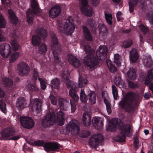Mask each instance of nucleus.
Instances as JSON below:
<instances>
[{
	"instance_id": "26",
	"label": "nucleus",
	"mask_w": 153,
	"mask_h": 153,
	"mask_svg": "<svg viewBox=\"0 0 153 153\" xmlns=\"http://www.w3.org/2000/svg\"><path fill=\"white\" fill-rule=\"evenodd\" d=\"M8 12L11 22L13 25H16L18 22V19L17 17L12 10H8Z\"/></svg>"
},
{
	"instance_id": "57",
	"label": "nucleus",
	"mask_w": 153,
	"mask_h": 153,
	"mask_svg": "<svg viewBox=\"0 0 153 153\" xmlns=\"http://www.w3.org/2000/svg\"><path fill=\"white\" fill-rule=\"evenodd\" d=\"M100 0H90L91 4L94 6H97L100 3Z\"/></svg>"
},
{
	"instance_id": "25",
	"label": "nucleus",
	"mask_w": 153,
	"mask_h": 153,
	"mask_svg": "<svg viewBox=\"0 0 153 153\" xmlns=\"http://www.w3.org/2000/svg\"><path fill=\"white\" fill-rule=\"evenodd\" d=\"M82 121L84 126H90L91 122V116L87 113H84L82 116Z\"/></svg>"
},
{
	"instance_id": "43",
	"label": "nucleus",
	"mask_w": 153,
	"mask_h": 153,
	"mask_svg": "<svg viewBox=\"0 0 153 153\" xmlns=\"http://www.w3.org/2000/svg\"><path fill=\"white\" fill-rule=\"evenodd\" d=\"M39 50L40 53L45 54L47 51L46 45L44 43H42L39 47Z\"/></svg>"
},
{
	"instance_id": "54",
	"label": "nucleus",
	"mask_w": 153,
	"mask_h": 153,
	"mask_svg": "<svg viewBox=\"0 0 153 153\" xmlns=\"http://www.w3.org/2000/svg\"><path fill=\"white\" fill-rule=\"evenodd\" d=\"M139 140L137 137L136 136L134 138V144L136 149H138L139 147L138 145Z\"/></svg>"
},
{
	"instance_id": "52",
	"label": "nucleus",
	"mask_w": 153,
	"mask_h": 153,
	"mask_svg": "<svg viewBox=\"0 0 153 153\" xmlns=\"http://www.w3.org/2000/svg\"><path fill=\"white\" fill-rule=\"evenodd\" d=\"M90 132L88 131H82L81 137L82 138H86L90 135Z\"/></svg>"
},
{
	"instance_id": "59",
	"label": "nucleus",
	"mask_w": 153,
	"mask_h": 153,
	"mask_svg": "<svg viewBox=\"0 0 153 153\" xmlns=\"http://www.w3.org/2000/svg\"><path fill=\"white\" fill-rule=\"evenodd\" d=\"M115 83L116 84V83H117L118 85H120L121 82V78L120 76H116L115 79Z\"/></svg>"
},
{
	"instance_id": "39",
	"label": "nucleus",
	"mask_w": 153,
	"mask_h": 153,
	"mask_svg": "<svg viewBox=\"0 0 153 153\" xmlns=\"http://www.w3.org/2000/svg\"><path fill=\"white\" fill-rule=\"evenodd\" d=\"M10 44L14 51H17L19 49V45L16 40L14 39L11 40L10 42Z\"/></svg>"
},
{
	"instance_id": "51",
	"label": "nucleus",
	"mask_w": 153,
	"mask_h": 153,
	"mask_svg": "<svg viewBox=\"0 0 153 153\" xmlns=\"http://www.w3.org/2000/svg\"><path fill=\"white\" fill-rule=\"evenodd\" d=\"M6 25L5 20L4 19L2 15L0 14V27H4Z\"/></svg>"
},
{
	"instance_id": "40",
	"label": "nucleus",
	"mask_w": 153,
	"mask_h": 153,
	"mask_svg": "<svg viewBox=\"0 0 153 153\" xmlns=\"http://www.w3.org/2000/svg\"><path fill=\"white\" fill-rule=\"evenodd\" d=\"M4 81L5 86L9 88L12 86L13 81L11 79L6 77L4 79Z\"/></svg>"
},
{
	"instance_id": "12",
	"label": "nucleus",
	"mask_w": 153,
	"mask_h": 153,
	"mask_svg": "<svg viewBox=\"0 0 153 153\" xmlns=\"http://www.w3.org/2000/svg\"><path fill=\"white\" fill-rule=\"evenodd\" d=\"M103 141V138L102 135L97 133L91 136L90 139L89 144L91 146L96 148Z\"/></svg>"
},
{
	"instance_id": "41",
	"label": "nucleus",
	"mask_w": 153,
	"mask_h": 153,
	"mask_svg": "<svg viewBox=\"0 0 153 153\" xmlns=\"http://www.w3.org/2000/svg\"><path fill=\"white\" fill-rule=\"evenodd\" d=\"M133 44V42L131 40H126L123 42L122 47L124 48L130 47Z\"/></svg>"
},
{
	"instance_id": "53",
	"label": "nucleus",
	"mask_w": 153,
	"mask_h": 153,
	"mask_svg": "<svg viewBox=\"0 0 153 153\" xmlns=\"http://www.w3.org/2000/svg\"><path fill=\"white\" fill-rule=\"evenodd\" d=\"M50 98L51 103L53 105H56L57 101L55 97L53 95H51Z\"/></svg>"
},
{
	"instance_id": "9",
	"label": "nucleus",
	"mask_w": 153,
	"mask_h": 153,
	"mask_svg": "<svg viewBox=\"0 0 153 153\" xmlns=\"http://www.w3.org/2000/svg\"><path fill=\"white\" fill-rule=\"evenodd\" d=\"M88 94L87 96L85 93L84 90L81 89L80 99L84 103H90L93 105L96 103V94L94 91L88 89Z\"/></svg>"
},
{
	"instance_id": "36",
	"label": "nucleus",
	"mask_w": 153,
	"mask_h": 153,
	"mask_svg": "<svg viewBox=\"0 0 153 153\" xmlns=\"http://www.w3.org/2000/svg\"><path fill=\"white\" fill-rule=\"evenodd\" d=\"M144 64L146 67L149 68L153 65V61L150 55L148 56L147 58L144 62Z\"/></svg>"
},
{
	"instance_id": "7",
	"label": "nucleus",
	"mask_w": 153,
	"mask_h": 153,
	"mask_svg": "<svg viewBox=\"0 0 153 153\" xmlns=\"http://www.w3.org/2000/svg\"><path fill=\"white\" fill-rule=\"evenodd\" d=\"M16 133L14 128L12 126L7 127L3 129L0 134L1 139H7L16 140L20 138V136H15Z\"/></svg>"
},
{
	"instance_id": "21",
	"label": "nucleus",
	"mask_w": 153,
	"mask_h": 153,
	"mask_svg": "<svg viewBox=\"0 0 153 153\" xmlns=\"http://www.w3.org/2000/svg\"><path fill=\"white\" fill-rule=\"evenodd\" d=\"M67 58L70 64L75 67H78L80 66V61L75 56L70 54L68 55Z\"/></svg>"
},
{
	"instance_id": "13",
	"label": "nucleus",
	"mask_w": 153,
	"mask_h": 153,
	"mask_svg": "<svg viewBox=\"0 0 153 153\" xmlns=\"http://www.w3.org/2000/svg\"><path fill=\"white\" fill-rule=\"evenodd\" d=\"M20 121L22 126L26 128H32L35 125L33 119L28 116L21 117Z\"/></svg>"
},
{
	"instance_id": "55",
	"label": "nucleus",
	"mask_w": 153,
	"mask_h": 153,
	"mask_svg": "<svg viewBox=\"0 0 153 153\" xmlns=\"http://www.w3.org/2000/svg\"><path fill=\"white\" fill-rule=\"evenodd\" d=\"M150 23L153 25V11L147 14Z\"/></svg>"
},
{
	"instance_id": "61",
	"label": "nucleus",
	"mask_w": 153,
	"mask_h": 153,
	"mask_svg": "<svg viewBox=\"0 0 153 153\" xmlns=\"http://www.w3.org/2000/svg\"><path fill=\"white\" fill-rule=\"evenodd\" d=\"M148 75L151 77L153 80V68L150 70H149L148 72Z\"/></svg>"
},
{
	"instance_id": "8",
	"label": "nucleus",
	"mask_w": 153,
	"mask_h": 153,
	"mask_svg": "<svg viewBox=\"0 0 153 153\" xmlns=\"http://www.w3.org/2000/svg\"><path fill=\"white\" fill-rule=\"evenodd\" d=\"M50 36L53 45H51L53 50V53L54 57V62L55 63H59L61 60L59 58V55L57 52L61 50V47L59 45L58 40L56 34L53 32H50Z\"/></svg>"
},
{
	"instance_id": "38",
	"label": "nucleus",
	"mask_w": 153,
	"mask_h": 153,
	"mask_svg": "<svg viewBox=\"0 0 153 153\" xmlns=\"http://www.w3.org/2000/svg\"><path fill=\"white\" fill-rule=\"evenodd\" d=\"M26 88L30 91H38L39 88L34 84H28L26 86Z\"/></svg>"
},
{
	"instance_id": "44",
	"label": "nucleus",
	"mask_w": 153,
	"mask_h": 153,
	"mask_svg": "<svg viewBox=\"0 0 153 153\" xmlns=\"http://www.w3.org/2000/svg\"><path fill=\"white\" fill-rule=\"evenodd\" d=\"M38 79L40 82L41 88L44 90L45 89L47 86V82L45 79L41 78H39Z\"/></svg>"
},
{
	"instance_id": "33",
	"label": "nucleus",
	"mask_w": 153,
	"mask_h": 153,
	"mask_svg": "<svg viewBox=\"0 0 153 153\" xmlns=\"http://www.w3.org/2000/svg\"><path fill=\"white\" fill-rule=\"evenodd\" d=\"M139 0H130L128 2L129 10L131 13L133 12L134 10V7L137 5Z\"/></svg>"
},
{
	"instance_id": "27",
	"label": "nucleus",
	"mask_w": 153,
	"mask_h": 153,
	"mask_svg": "<svg viewBox=\"0 0 153 153\" xmlns=\"http://www.w3.org/2000/svg\"><path fill=\"white\" fill-rule=\"evenodd\" d=\"M36 32L38 35L44 40H45V39L47 36V31L43 27H41L37 29L36 30Z\"/></svg>"
},
{
	"instance_id": "58",
	"label": "nucleus",
	"mask_w": 153,
	"mask_h": 153,
	"mask_svg": "<svg viewBox=\"0 0 153 153\" xmlns=\"http://www.w3.org/2000/svg\"><path fill=\"white\" fill-rule=\"evenodd\" d=\"M139 28L144 33H146L147 32V28L143 25L141 24L139 26Z\"/></svg>"
},
{
	"instance_id": "20",
	"label": "nucleus",
	"mask_w": 153,
	"mask_h": 153,
	"mask_svg": "<svg viewBox=\"0 0 153 153\" xmlns=\"http://www.w3.org/2000/svg\"><path fill=\"white\" fill-rule=\"evenodd\" d=\"M61 11L60 7L58 5H56L52 7L49 12V16L54 18L58 16Z\"/></svg>"
},
{
	"instance_id": "56",
	"label": "nucleus",
	"mask_w": 153,
	"mask_h": 153,
	"mask_svg": "<svg viewBox=\"0 0 153 153\" xmlns=\"http://www.w3.org/2000/svg\"><path fill=\"white\" fill-rule=\"evenodd\" d=\"M23 150L25 152L26 151H28L30 152H31L32 151V149L31 148H30L29 147L27 146L26 144H24V145L23 148Z\"/></svg>"
},
{
	"instance_id": "35",
	"label": "nucleus",
	"mask_w": 153,
	"mask_h": 153,
	"mask_svg": "<svg viewBox=\"0 0 153 153\" xmlns=\"http://www.w3.org/2000/svg\"><path fill=\"white\" fill-rule=\"evenodd\" d=\"M60 84V81L57 78L53 79L51 82V86L52 88L57 89Z\"/></svg>"
},
{
	"instance_id": "45",
	"label": "nucleus",
	"mask_w": 153,
	"mask_h": 153,
	"mask_svg": "<svg viewBox=\"0 0 153 153\" xmlns=\"http://www.w3.org/2000/svg\"><path fill=\"white\" fill-rule=\"evenodd\" d=\"M19 55V53L18 52H14L12 53L10 56V62H14Z\"/></svg>"
},
{
	"instance_id": "16",
	"label": "nucleus",
	"mask_w": 153,
	"mask_h": 153,
	"mask_svg": "<svg viewBox=\"0 0 153 153\" xmlns=\"http://www.w3.org/2000/svg\"><path fill=\"white\" fill-rule=\"evenodd\" d=\"M0 53L4 57H8L11 53V50L9 44L4 43L0 44Z\"/></svg>"
},
{
	"instance_id": "46",
	"label": "nucleus",
	"mask_w": 153,
	"mask_h": 153,
	"mask_svg": "<svg viewBox=\"0 0 153 153\" xmlns=\"http://www.w3.org/2000/svg\"><path fill=\"white\" fill-rule=\"evenodd\" d=\"M33 74V79L36 81L37 80V78H39V73L37 68H34L32 69Z\"/></svg>"
},
{
	"instance_id": "23",
	"label": "nucleus",
	"mask_w": 153,
	"mask_h": 153,
	"mask_svg": "<svg viewBox=\"0 0 153 153\" xmlns=\"http://www.w3.org/2000/svg\"><path fill=\"white\" fill-rule=\"evenodd\" d=\"M103 119L99 117H93L92 122L94 125L98 127V129H101L103 126Z\"/></svg>"
},
{
	"instance_id": "10",
	"label": "nucleus",
	"mask_w": 153,
	"mask_h": 153,
	"mask_svg": "<svg viewBox=\"0 0 153 153\" xmlns=\"http://www.w3.org/2000/svg\"><path fill=\"white\" fill-rule=\"evenodd\" d=\"M31 4L32 9H30L26 13L27 22L30 24L33 23L34 15L38 13L39 10L38 4L36 0H32Z\"/></svg>"
},
{
	"instance_id": "4",
	"label": "nucleus",
	"mask_w": 153,
	"mask_h": 153,
	"mask_svg": "<svg viewBox=\"0 0 153 153\" xmlns=\"http://www.w3.org/2000/svg\"><path fill=\"white\" fill-rule=\"evenodd\" d=\"M65 119L64 113L60 111L58 112L56 119V116L54 112L48 114L46 115L42 120V125L46 128L53 125L56 122L58 123L59 126H62L64 124Z\"/></svg>"
},
{
	"instance_id": "11",
	"label": "nucleus",
	"mask_w": 153,
	"mask_h": 153,
	"mask_svg": "<svg viewBox=\"0 0 153 153\" xmlns=\"http://www.w3.org/2000/svg\"><path fill=\"white\" fill-rule=\"evenodd\" d=\"M74 20L71 16H69L64 26L63 27H61V28H59V30L63 33H66L69 35L71 34L75 28Z\"/></svg>"
},
{
	"instance_id": "1",
	"label": "nucleus",
	"mask_w": 153,
	"mask_h": 153,
	"mask_svg": "<svg viewBox=\"0 0 153 153\" xmlns=\"http://www.w3.org/2000/svg\"><path fill=\"white\" fill-rule=\"evenodd\" d=\"M82 29L84 39L81 40L80 45L86 54L84 62L85 65L90 68H94L98 65L99 61L105 59L106 57L107 47L100 45L95 53V50L90 45V42L94 40L90 31L85 26H83Z\"/></svg>"
},
{
	"instance_id": "19",
	"label": "nucleus",
	"mask_w": 153,
	"mask_h": 153,
	"mask_svg": "<svg viewBox=\"0 0 153 153\" xmlns=\"http://www.w3.org/2000/svg\"><path fill=\"white\" fill-rule=\"evenodd\" d=\"M30 104L33 111L35 110L37 111L38 113L40 112L42 103L39 99L37 98L35 99L30 101Z\"/></svg>"
},
{
	"instance_id": "28",
	"label": "nucleus",
	"mask_w": 153,
	"mask_h": 153,
	"mask_svg": "<svg viewBox=\"0 0 153 153\" xmlns=\"http://www.w3.org/2000/svg\"><path fill=\"white\" fill-rule=\"evenodd\" d=\"M138 58L137 52L135 49H132L130 52V59L133 62H135Z\"/></svg>"
},
{
	"instance_id": "37",
	"label": "nucleus",
	"mask_w": 153,
	"mask_h": 153,
	"mask_svg": "<svg viewBox=\"0 0 153 153\" xmlns=\"http://www.w3.org/2000/svg\"><path fill=\"white\" fill-rule=\"evenodd\" d=\"M69 102V100L66 99L60 98L59 100V104L61 108H64V106L66 105V104Z\"/></svg>"
},
{
	"instance_id": "22",
	"label": "nucleus",
	"mask_w": 153,
	"mask_h": 153,
	"mask_svg": "<svg viewBox=\"0 0 153 153\" xmlns=\"http://www.w3.org/2000/svg\"><path fill=\"white\" fill-rule=\"evenodd\" d=\"M26 103V99L23 97H20L17 100L16 106L19 110H22L27 107Z\"/></svg>"
},
{
	"instance_id": "63",
	"label": "nucleus",
	"mask_w": 153,
	"mask_h": 153,
	"mask_svg": "<svg viewBox=\"0 0 153 153\" xmlns=\"http://www.w3.org/2000/svg\"><path fill=\"white\" fill-rule=\"evenodd\" d=\"M114 97V99L115 100H116L117 99V97L118 96V92H115L112 93Z\"/></svg>"
},
{
	"instance_id": "5",
	"label": "nucleus",
	"mask_w": 153,
	"mask_h": 153,
	"mask_svg": "<svg viewBox=\"0 0 153 153\" xmlns=\"http://www.w3.org/2000/svg\"><path fill=\"white\" fill-rule=\"evenodd\" d=\"M137 102L136 95L134 92H127L119 103V105L122 108L126 109L128 112H131L134 110Z\"/></svg>"
},
{
	"instance_id": "48",
	"label": "nucleus",
	"mask_w": 153,
	"mask_h": 153,
	"mask_svg": "<svg viewBox=\"0 0 153 153\" xmlns=\"http://www.w3.org/2000/svg\"><path fill=\"white\" fill-rule=\"evenodd\" d=\"M120 59V56L119 54L117 53L114 55V62L118 66L121 65Z\"/></svg>"
},
{
	"instance_id": "3",
	"label": "nucleus",
	"mask_w": 153,
	"mask_h": 153,
	"mask_svg": "<svg viewBox=\"0 0 153 153\" xmlns=\"http://www.w3.org/2000/svg\"><path fill=\"white\" fill-rule=\"evenodd\" d=\"M70 73L68 70L62 71L61 74V78L62 81L65 83L68 88L70 89L69 91V94L74 102H72L70 100L71 112H74L76 109V103L78 102L79 97L75 89L76 84L74 81L69 80Z\"/></svg>"
},
{
	"instance_id": "17",
	"label": "nucleus",
	"mask_w": 153,
	"mask_h": 153,
	"mask_svg": "<svg viewBox=\"0 0 153 153\" xmlns=\"http://www.w3.org/2000/svg\"><path fill=\"white\" fill-rule=\"evenodd\" d=\"M65 130L66 134H68L70 131L78 133L79 131V126L76 123L70 122L66 126Z\"/></svg>"
},
{
	"instance_id": "47",
	"label": "nucleus",
	"mask_w": 153,
	"mask_h": 153,
	"mask_svg": "<svg viewBox=\"0 0 153 153\" xmlns=\"http://www.w3.org/2000/svg\"><path fill=\"white\" fill-rule=\"evenodd\" d=\"M6 107V105L4 102L3 101L0 102V109L5 114L7 112Z\"/></svg>"
},
{
	"instance_id": "30",
	"label": "nucleus",
	"mask_w": 153,
	"mask_h": 153,
	"mask_svg": "<svg viewBox=\"0 0 153 153\" xmlns=\"http://www.w3.org/2000/svg\"><path fill=\"white\" fill-rule=\"evenodd\" d=\"M99 29L100 33H101L103 38H105L108 33V31L104 24H100L99 26Z\"/></svg>"
},
{
	"instance_id": "29",
	"label": "nucleus",
	"mask_w": 153,
	"mask_h": 153,
	"mask_svg": "<svg viewBox=\"0 0 153 153\" xmlns=\"http://www.w3.org/2000/svg\"><path fill=\"white\" fill-rule=\"evenodd\" d=\"M31 42L33 45L38 46L41 42V39L39 36L33 35L32 36Z\"/></svg>"
},
{
	"instance_id": "49",
	"label": "nucleus",
	"mask_w": 153,
	"mask_h": 153,
	"mask_svg": "<svg viewBox=\"0 0 153 153\" xmlns=\"http://www.w3.org/2000/svg\"><path fill=\"white\" fill-rule=\"evenodd\" d=\"M88 25L92 29L95 28L96 27V24L95 21L92 19H88L87 20Z\"/></svg>"
},
{
	"instance_id": "62",
	"label": "nucleus",
	"mask_w": 153,
	"mask_h": 153,
	"mask_svg": "<svg viewBox=\"0 0 153 153\" xmlns=\"http://www.w3.org/2000/svg\"><path fill=\"white\" fill-rule=\"evenodd\" d=\"M112 92L114 93L115 92H118L117 89L116 87V86L114 85H112Z\"/></svg>"
},
{
	"instance_id": "31",
	"label": "nucleus",
	"mask_w": 153,
	"mask_h": 153,
	"mask_svg": "<svg viewBox=\"0 0 153 153\" xmlns=\"http://www.w3.org/2000/svg\"><path fill=\"white\" fill-rule=\"evenodd\" d=\"M127 74L128 78L130 79L134 80L136 79V73L135 70L133 68H130Z\"/></svg>"
},
{
	"instance_id": "42",
	"label": "nucleus",
	"mask_w": 153,
	"mask_h": 153,
	"mask_svg": "<svg viewBox=\"0 0 153 153\" xmlns=\"http://www.w3.org/2000/svg\"><path fill=\"white\" fill-rule=\"evenodd\" d=\"M104 101L105 104L106 110L108 113V114H109L111 112V104L110 102L105 99H104Z\"/></svg>"
},
{
	"instance_id": "50",
	"label": "nucleus",
	"mask_w": 153,
	"mask_h": 153,
	"mask_svg": "<svg viewBox=\"0 0 153 153\" xmlns=\"http://www.w3.org/2000/svg\"><path fill=\"white\" fill-rule=\"evenodd\" d=\"M128 86L131 88L134 89L137 88L138 86L136 83H134L133 82L128 81Z\"/></svg>"
},
{
	"instance_id": "15",
	"label": "nucleus",
	"mask_w": 153,
	"mask_h": 153,
	"mask_svg": "<svg viewBox=\"0 0 153 153\" xmlns=\"http://www.w3.org/2000/svg\"><path fill=\"white\" fill-rule=\"evenodd\" d=\"M19 74L22 76L27 75L30 71V68L28 65L24 62H20L17 67Z\"/></svg>"
},
{
	"instance_id": "34",
	"label": "nucleus",
	"mask_w": 153,
	"mask_h": 153,
	"mask_svg": "<svg viewBox=\"0 0 153 153\" xmlns=\"http://www.w3.org/2000/svg\"><path fill=\"white\" fill-rule=\"evenodd\" d=\"M105 17L108 25H112L113 17L111 14L105 12Z\"/></svg>"
},
{
	"instance_id": "64",
	"label": "nucleus",
	"mask_w": 153,
	"mask_h": 153,
	"mask_svg": "<svg viewBox=\"0 0 153 153\" xmlns=\"http://www.w3.org/2000/svg\"><path fill=\"white\" fill-rule=\"evenodd\" d=\"M4 93L3 91L1 88L0 87V98H3L4 97Z\"/></svg>"
},
{
	"instance_id": "24",
	"label": "nucleus",
	"mask_w": 153,
	"mask_h": 153,
	"mask_svg": "<svg viewBox=\"0 0 153 153\" xmlns=\"http://www.w3.org/2000/svg\"><path fill=\"white\" fill-rule=\"evenodd\" d=\"M88 82V80L84 78L82 76H80L79 78V83L77 85V83L74 82L76 85V87L75 89L76 90V92H77V90H78V88H82L83 86H85ZM77 93V92H76Z\"/></svg>"
},
{
	"instance_id": "6",
	"label": "nucleus",
	"mask_w": 153,
	"mask_h": 153,
	"mask_svg": "<svg viewBox=\"0 0 153 153\" xmlns=\"http://www.w3.org/2000/svg\"><path fill=\"white\" fill-rule=\"evenodd\" d=\"M36 146H43L45 150L47 152L55 151H59L62 148V146L56 141H48L45 142L42 140H38L34 142Z\"/></svg>"
},
{
	"instance_id": "14",
	"label": "nucleus",
	"mask_w": 153,
	"mask_h": 153,
	"mask_svg": "<svg viewBox=\"0 0 153 153\" xmlns=\"http://www.w3.org/2000/svg\"><path fill=\"white\" fill-rule=\"evenodd\" d=\"M82 7H80L81 11L85 15L91 16L92 15L93 10L92 7L88 5L87 0H81Z\"/></svg>"
},
{
	"instance_id": "2",
	"label": "nucleus",
	"mask_w": 153,
	"mask_h": 153,
	"mask_svg": "<svg viewBox=\"0 0 153 153\" xmlns=\"http://www.w3.org/2000/svg\"><path fill=\"white\" fill-rule=\"evenodd\" d=\"M117 127L121 135L117 136L115 137V140L117 142H124L125 141L126 134L130 132L131 126L130 124L125 123L118 118H113L111 120L107 129L111 131H113L116 130Z\"/></svg>"
},
{
	"instance_id": "18",
	"label": "nucleus",
	"mask_w": 153,
	"mask_h": 153,
	"mask_svg": "<svg viewBox=\"0 0 153 153\" xmlns=\"http://www.w3.org/2000/svg\"><path fill=\"white\" fill-rule=\"evenodd\" d=\"M30 104L33 111L35 110L37 111L38 113L40 112L42 103L39 99L37 98L35 99L30 101Z\"/></svg>"
},
{
	"instance_id": "60",
	"label": "nucleus",
	"mask_w": 153,
	"mask_h": 153,
	"mask_svg": "<svg viewBox=\"0 0 153 153\" xmlns=\"http://www.w3.org/2000/svg\"><path fill=\"white\" fill-rule=\"evenodd\" d=\"M149 0H140V2L142 5V7L143 8L145 6H146V2Z\"/></svg>"
},
{
	"instance_id": "32",
	"label": "nucleus",
	"mask_w": 153,
	"mask_h": 153,
	"mask_svg": "<svg viewBox=\"0 0 153 153\" xmlns=\"http://www.w3.org/2000/svg\"><path fill=\"white\" fill-rule=\"evenodd\" d=\"M106 63L110 71L114 72L117 70L116 67L112 62L108 59H106Z\"/></svg>"
}]
</instances>
